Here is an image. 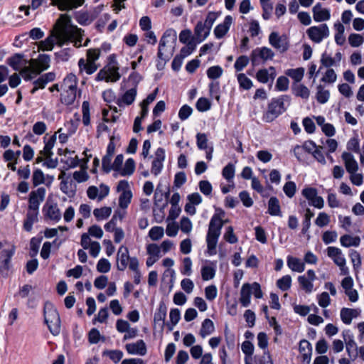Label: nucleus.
Instances as JSON below:
<instances>
[{"mask_svg": "<svg viewBox=\"0 0 364 364\" xmlns=\"http://www.w3.org/2000/svg\"><path fill=\"white\" fill-rule=\"evenodd\" d=\"M85 0H51V4L57 6L60 11H70L82 6Z\"/></svg>", "mask_w": 364, "mask_h": 364, "instance_id": "obj_18", "label": "nucleus"}, {"mask_svg": "<svg viewBox=\"0 0 364 364\" xmlns=\"http://www.w3.org/2000/svg\"><path fill=\"white\" fill-rule=\"evenodd\" d=\"M313 18L316 22L328 21L331 18L330 10L322 7L321 3H317L313 8Z\"/></svg>", "mask_w": 364, "mask_h": 364, "instance_id": "obj_19", "label": "nucleus"}, {"mask_svg": "<svg viewBox=\"0 0 364 364\" xmlns=\"http://www.w3.org/2000/svg\"><path fill=\"white\" fill-rule=\"evenodd\" d=\"M317 279L315 272L313 269H309L306 274L298 277L297 280L302 290L307 294H311L314 291V282Z\"/></svg>", "mask_w": 364, "mask_h": 364, "instance_id": "obj_12", "label": "nucleus"}, {"mask_svg": "<svg viewBox=\"0 0 364 364\" xmlns=\"http://www.w3.org/2000/svg\"><path fill=\"white\" fill-rule=\"evenodd\" d=\"M135 170V162L133 159H128L123 168L119 171L122 176H131Z\"/></svg>", "mask_w": 364, "mask_h": 364, "instance_id": "obj_37", "label": "nucleus"}, {"mask_svg": "<svg viewBox=\"0 0 364 364\" xmlns=\"http://www.w3.org/2000/svg\"><path fill=\"white\" fill-rule=\"evenodd\" d=\"M169 318H170V321L171 322V326H169V330L172 331L173 326H176L178 323V321L181 318V313H180L179 309H172L169 313Z\"/></svg>", "mask_w": 364, "mask_h": 364, "instance_id": "obj_57", "label": "nucleus"}, {"mask_svg": "<svg viewBox=\"0 0 364 364\" xmlns=\"http://www.w3.org/2000/svg\"><path fill=\"white\" fill-rule=\"evenodd\" d=\"M39 209L28 206L26 217L23 223V228L27 232L31 231L33 225L38 221Z\"/></svg>", "mask_w": 364, "mask_h": 364, "instance_id": "obj_22", "label": "nucleus"}, {"mask_svg": "<svg viewBox=\"0 0 364 364\" xmlns=\"http://www.w3.org/2000/svg\"><path fill=\"white\" fill-rule=\"evenodd\" d=\"M132 198L131 191H124L121 193L119 198V205L120 208L125 209L128 207Z\"/></svg>", "mask_w": 364, "mask_h": 364, "instance_id": "obj_45", "label": "nucleus"}, {"mask_svg": "<svg viewBox=\"0 0 364 364\" xmlns=\"http://www.w3.org/2000/svg\"><path fill=\"white\" fill-rule=\"evenodd\" d=\"M167 309L164 303H160L157 311L154 314V322L163 321L164 322L166 316Z\"/></svg>", "mask_w": 364, "mask_h": 364, "instance_id": "obj_51", "label": "nucleus"}, {"mask_svg": "<svg viewBox=\"0 0 364 364\" xmlns=\"http://www.w3.org/2000/svg\"><path fill=\"white\" fill-rule=\"evenodd\" d=\"M125 348L129 354L144 355L146 353V346L143 340H138L136 343H127Z\"/></svg>", "mask_w": 364, "mask_h": 364, "instance_id": "obj_21", "label": "nucleus"}, {"mask_svg": "<svg viewBox=\"0 0 364 364\" xmlns=\"http://www.w3.org/2000/svg\"><path fill=\"white\" fill-rule=\"evenodd\" d=\"M215 331V326L213 322L209 319L205 318L201 326V328L200 330V335L202 338H205L206 336L210 335Z\"/></svg>", "mask_w": 364, "mask_h": 364, "instance_id": "obj_34", "label": "nucleus"}, {"mask_svg": "<svg viewBox=\"0 0 364 364\" xmlns=\"http://www.w3.org/2000/svg\"><path fill=\"white\" fill-rule=\"evenodd\" d=\"M342 336L346 343V350L350 358H356L358 355V346L353 334L349 330L343 331Z\"/></svg>", "mask_w": 364, "mask_h": 364, "instance_id": "obj_16", "label": "nucleus"}, {"mask_svg": "<svg viewBox=\"0 0 364 364\" xmlns=\"http://www.w3.org/2000/svg\"><path fill=\"white\" fill-rule=\"evenodd\" d=\"M62 129H59L57 132H55L53 136H51L48 141H46V136L43 138L45 146L43 150L40 151V154L43 155L44 156H52L53 155V152L52 151L53 148L55 146L56 141V134L57 133H60Z\"/></svg>", "mask_w": 364, "mask_h": 364, "instance_id": "obj_27", "label": "nucleus"}, {"mask_svg": "<svg viewBox=\"0 0 364 364\" xmlns=\"http://www.w3.org/2000/svg\"><path fill=\"white\" fill-rule=\"evenodd\" d=\"M232 22V17L230 15L226 16L223 22L216 26L214 29V35L215 38L218 39L223 38L228 32Z\"/></svg>", "mask_w": 364, "mask_h": 364, "instance_id": "obj_20", "label": "nucleus"}, {"mask_svg": "<svg viewBox=\"0 0 364 364\" xmlns=\"http://www.w3.org/2000/svg\"><path fill=\"white\" fill-rule=\"evenodd\" d=\"M129 268L134 272V282L136 284H139L141 282V273L139 269V261L135 257L131 259Z\"/></svg>", "mask_w": 364, "mask_h": 364, "instance_id": "obj_35", "label": "nucleus"}, {"mask_svg": "<svg viewBox=\"0 0 364 364\" xmlns=\"http://www.w3.org/2000/svg\"><path fill=\"white\" fill-rule=\"evenodd\" d=\"M112 213V208L109 207H102L95 208L93 210V215L97 220L107 219Z\"/></svg>", "mask_w": 364, "mask_h": 364, "instance_id": "obj_38", "label": "nucleus"}, {"mask_svg": "<svg viewBox=\"0 0 364 364\" xmlns=\"http://www.w3.org/2000/svg\"><path fill=\"white\" fill-rule=\"evenodd\" d=\"M46 194V188L43 187L38 188L32 191L29 194L28 207L39 209L41 203L44 200Z\"/></svg>", "mask_w": 364, "mask_h": 364, "instance_id": "obj_15", "label": "nucleus"}, {"mask_svg": "<svg viewBox=\"0 0 364 364\" xmlns=\"http://www.w3.org/2000/svg\"><path fill=\"white\" fill-rule=\"evenodd\" d=\"M235 166L232 164L229 163L223 168L222 175L228 181H230L235 176Z\"/></svg>", "mask_w": 364, "mask_h": 364, "instance_id": "obj_48", "label": "nucleus"}, {"mask_svg": "<svg viewBox=\"0 0 364 364\" xmlns=\"http://www.w3.org/2000/svg\"><path fill=\"white\" fill-rule=\"evenodd\" d=\"M223 69L219 65L212 66L207 70V75L210 79H218L223 74Z\"/></svg>", "mask_w": 364, "mask_h": 364, "instance_id": "obj_53", "label": "nucleus"}, {"mask_svg": "<svg viewBox=\"0 0 364 364\" xmlns=\"http://www.w3.org/2000/svg\"><path fill=\"white\" fill-rule=\"evenodd\" d=\"M78 67L80 73L85 72L87 75H92L95 73L98 68L96 63H92L85 60L84 58H80L78 61Z\"/></svg>", "mask_w": 364, "mask_h": 364, "instance_id": "obj_29", "label": "nucleus"}, {"mask_svg": "<svg viewBox=\"0 0 364 364\" xmlns=\"http://www.w3.org/2000/svg\"><path fill=\"white\" fill-rule=\"evenodd\" d=\"M45 179L46 176L41 169L36 168L33 171L32 175V183L34 187L45 183Z\"/></svg>", "mask_w": 364, "mask_h": 364, "instance_id": "obj_43", "label": "nucleus"}, {"mask_svg": "<svg viewBox=\"0 0 364 364\" xmlns=\"http://www.w3.org/2000/svg\"><path fill=\"white\" fill-rule=\"evenodd\" d=\"M267 213L274 216H281V208L279 201L276 197H271L268 201V210Z\"/></svg>", "mask_w": 364, "mask_h": 364, "instance_id": "obj_31", "label": "nucleus"}, {"mask_svg": "<svg viewBox=\"0 0 364 364\" xmlns=\"http://www.w3.org/2000/svg\"><path fill=\"white\" fill-rule=\"evenodd\" d=\"M225 215V212L219 210V213H215L210 221L208 231L207 235L220 237L221 229L226 223L223 221L222 218Z\"/></svg>", "mask_w": 364, "mask_h": 364, "instance_id": "obj_9", "label": "nucleus"}, {"mask_svg": "<svg viewBox=\"0 0 364 364\" xmlns=\"http://www.w3.org/2000/svg\"><path fill=\"white\" fill-rule=\"evenodd\" d=\"M251 294L252 286L248 283L244 284L240 290V302L243 307H247L250 305Z\"/></svg>", "mask_w": 364, "mask_h": 364, "instance_id": "obj_28", "label": "nucleus"}, {"mask_svg": "<svg viewBox=\"0 0 364 364\" xmlns=\"http://www.w3.org/2000/svg\"><path fill=\"white\" fill-rule=\"evenodd\" d=\"M210 31L203 23V21H198L194 28L196 40L198 43L203 41L210 34Z\"/></svg>", "mask_w": 364, "mask_h": 364, "instance_id": "obj_26", "label": "nucleus"}, {"mask_svg": "<svg viewBox=\"0 0 364 364\" xmlns=\"http://www.w3.org/2000/svg\"><path fill=\"white\" fill-rule=\"evenodd\" d=\"M349 44L352 47H359L364 42V38L358 33H352L348 36Z\"/></svg>", "mask_w": 364, "mask_h": 364, "instance_id": "obj_55", "label": "nucleus"}, {"mask_svg": "<svg viewBox=\"0 0 364 364\" xmlns=\"http://www.w3.org/2000/svg\"><path fill=\"white\" fill-rule=\"evenodd\" d=\"M269 43L280 53L286 52L289 47V43L287 36H280L277 32H272L269 34Z\"/></svg>", "mask_w": 364, "mask_h": 364, "instance_id": "obj_10", "label": "nucleus"}, {"mask_svg": "<svg viewBox=\"0 0 364 364\" xmlns=\"http://www.w3.org/2000/svg\"><path fill=\"white\" fill-rule=\"evenodd\" d=\"M219 237L216 236H206L208 254L209 255H214L216 254V246Z\"/></svg>", "mask_w": 364, "mask_h": 364, "instance_id": "obj_42", "label": "nucleus"}, {"mask_svg": "<svg viewBox=\"0 0 364 364\" xmlns=\"http://www.w3.org/2000/svg\"><path fill=\"white\" fill-rule=\"evenodd\" d=\"M136 94L137 90L136 85L134 87H132L126 91L125 93L122 96V97L118 99L117 105L119 107L132 105L135 100Z\"/></svg>", "mask_w": 364, "mask_h": 364, "instance_id": "obj_24", "label": "nucleus"}, {"mask_svg": "<svg viewBox=\"0 0 364 364\" xmlns=\"http://www.w3.org/2000/svg\"><path fill=\"white\" fill-rule=\"evenodd\" d=\"M327 255L337 266L346 262L344 255L338 247H328L327 248Z\"/></svg>", "mask_w": 364, "mask_h": 364, "instance_id": "obj_25", "label": "nucleus"}, {"mask_svg": "<svg viewBox=\"0 0 364 364\" xmlns=\"http://www.w3.org/2000/svg\"><path fill=\"white\" fill-rule=\"evenodd\" d=\"M293 92L296 96L303 99H308L310 91L308 87L302 84H294L292 87Z\"/></svg>", "mask_w": 364, "mask_h": 364, "instance_id": "obj_36", "label": "nucleus"}, {"mask_svg": "<svg viewBox=\"0 0 364 364\" xmlns=\"http://www.w3.org/2000/svg\"><path fill=\"white\" fill-rule=\"evenodd\" d=\"M129 250L127 247L122 245L117 253V268L119 271H124L131 262Z\"/></svg>", "mask_w": 364, "mask_h": 364, "instance_id": "obj_14", "label": "nucleus"}, {"mask_svg": "<svg viewBox=\"0 0 364 364\" xmlns=\"http://www.w3.org/2000/svg\"><path fill=\"white\" fill-rule=\"evenodd\" d=\"M197 146L200 150L206 149L208 147V137L204 133H198L196 134Z\"/></svg>", "mask_w": 364, "mask_h": 364, "instance_id": "obj_59", "label": "nucleus"}, {"mask_svg": "<svg viewBox=\"0 0 364 364\" xmlns=\"http://www.w3.org/2000/svg\"><path fill=\"white\" fill-rule=\"evenodd\" d=\"M45 219L58 223L60 220L62 215L56 203L47 200L42 209Z\"/></svg>", "mask_w": 364, "mask_h": 364, "instance_id": "obj_11", "label": "nucleus"}, {"mask_svg": "<svg viewBox=\"0 0 364 364\" xmlns=\"http://www.w3.org/2000/svg\"><path fill=\"white\" fill-rule=\"evenodd\" d=\"M330 97L328 90H325L323 86L319 85L317 86L316 100L321 104L326 103Z\"/></svg>", "mask_w": 364, "mask_h": 364, "instance_id": "obj_41", "label": "nucleus"}, {"mask_svg": "<svg viewBox=\"0 0 364 364\" xmlns=\"http://www.w3.org/2000/svg\"><path fill=\"white\" fill-rule=\"evenodd\" d=\"M342 246L346 247H358L360 243V238L358 236H351L350 235H344L340 238Z\"/></svg>", "mask_w": 364, "mask_h": 364, "instance_id": "obj_32", "label": "nucleus"}, {"mask_svg": "<svg viewBox=\"0 0 364 364\" xmlns=\"http://www.w3.org/2000/svg\"><path fill=\"white\" fill-rule=\"evenodd\" d=\"M296 190V186L293 181L287 182L283 187L284 193L289 198H292L295 195Z\"/></svg>", "mask_w": 364, "mask_h": 364, "instance_id": "obj_62", "label": "nucleus"}, {"mask_svg": "<svg viewBox=\"0 0 364 364\" xmlns=\"http://www.w3.org/2000/svg\"><path fill=\"white\" fill-rule=\"evenodd\" d=\"M21 55L16 54L9 59V64L14 70L20 71L23 69L21 68Z\"/></svg>", "mask_w": 364, "mask_h": 364, "instance_id": "obj_61", "label": "nucleus"}, {"mask_svg": "<svg viewBox=\"0 0 364 364\" xmlns=\"http://www.w3.org/2000/svg\"><path fill=\"white\" fill-rule=\"evenodd\" d=\"M287 262L289 268L293 272H303L305 269L304 262L297 257L288 256Z\"/></svg>", "mask_w": 364, "mask_h": 364, "instance_id": "obj_30", "label": "nucleus"}, {"mask_svg": "<svg viewBox=\"0 0 364 364\" xmlns=\"http://www.w3.org/2000/svg\"><path fill=\"white\" fill-rule=\"evenodd\" d=\"M309 38L314 43H319L329 36V28L326 23L314 26L306 31Z\"/></svg>", "mask_w": 364, "mask_h": 364, "instance_id": "obj_8", "label": "nucleus"}, {"mask_svg": "<svg viewBox=\"0 0 364 364\" xmlns=\"http://www.w3.org/2000/svg\"><path fill=\"white\" fill-rule=\"evenodd\" d=\"M193 225L191 220L187 217H183L180 221L181 230L186 234H188L192 230Z\"/></svg>", "mask_w": 364, "mask_h": 364, "instance_id": "obj_60", "label": "nucleus"}, {"mask_svg": "<svg viewBox=\"0 0 364 364\" xmlns=\"http://www.w3.org/2000/svg\"><path fill=\"white\" fill-rule=\"evenodd\" d=\"M341 158L344 162L346 169L348 173H353L358 170V164L352 154L349 152H343Z\"/></svg>", "mask_w": 364, "mask_h": 364, "instance_id": "obj_23", "label": "nucleus"}, {"mask_svg": "<svg viewBox=\"0 0 364 364\" xmlns=\"http://www.w3.org/2000/svg\"><path fill=\"white\" fill-rule=\"evenodd\" d=\"M215 267L214 266L204 265L201 268V277L203 280L208 281L214 278Z\"/></svg>", "mask_w": 364, "mask_h": 364, "instance_id": "obj_39", "label": "nucleus"}, {"mask_svg": "<svg viewBox=\"0 0 364 364\" xmlns=\"http://www.w3.org/2000/svg\"><path fill=\"white\" fill-rule=\"evenodd\" d=\"M237 78L240 86L243 89L250 90L252 87V80L248 78L244 73L238 74Z\"/></svg>", "mask_w": 364, "mask_h": 364, "instance_id": "obj_54", "label": "nucleus"}, {"mask_svg": "<svg viewBox=\"0 0 364 364\" xmlns=\"http://www.w3.org/2000/svg\"><path fill=\"white\" fill-rule=\"evenodd\" d=\"M44 321L48 326L50 332L53 336H58L60 333V318L54 305L46 301L43 309Z\"/></svg>", "mask_w": 364, "mask_h": 364, "instance_id": "obj_5", "label": "nucleus"}, {"mask_svg": "<svg viewBox=\"0 0 364 364\" xmlns=\"http://www.w3.org/2000/svg\"><path fill=\"white\" fill-rule=\"evenodd\" d=\"M83 31L75 26L61 22L60 18L56 23L54 31L44 41H41L40 48L43 50H52L55 43L63 46L70 42L76 48L81 47Z\"/></svg>", "mask_w": 364, "mask_h": 364, "instance_id": "obj_1", "label": "nucleus"}, {"mask_svg": "<svg viewBox=\"0 0 364 364\" xmlns=\"http://www.w3.org/2000/svg\"><path fill=\"white\" fill-rule=\"evenodd\" d=\"M164 235V230L162 227L160 226H154L153 227L149 232V235L151 239L154 241H156L163 237Z\"/></svg>", "mask_w": 364, "mask_h": 364, "instance_id": "obj_52", "label": "nucleus"}, {"mask_svg": "<svg viewBox=\"0 0 364 364\" xmlns=\"http://www.w3.org/2000/svg\"><path fill=\"white\" fill-rule=\"evenodd\" d=\"M107 74L109 82H117L120 78V74L119 73V68L116 65H111L107 67Z\"/></svg>", "mask_w": 364, "mask_h": 364, "instance_id": "obj_50", "label": "nucleus"}, {"mask_svg": "<svg viewBox=\"0 0 364 364\" xmlns=\"http://www.w3.org/2000/svg\"><path fill=\"white\" fill-rule=\"evenodd\" d=\"M77 92L74 91H62L61 102L62 103L70 105H72L76 99Z\"/></svg>", "mask_w": 364, "mask_h": 364, "instance_id": "obj_44", "label": "nucleus"}, {"mask_svg": "<svg viewBox=\"0 0 364 364\" xmlns=\"http://www.w3.org/2000/svg\"><path fill=\"white\" fill-rule=\"evenodd\" d=\"M50 56L46 54L39 55L36 59H31L28 66H24L21 70V75L26 80H31L37 75L50 67Z\"/></svg>", "mask_w": 364, "mask_h": 364, "instance_id": "obj_2", "label": "nucleus"}, {"mask_svg": "<svg viewBox=\"0 0 364 364\" xmlns=\"http://www.w3.org/2000/svg\"><path fill=\"white\" fill-rule=\"evenodd\" d=\"M250 57L248 58L246 55H240L238 57L234 64V68L236 71H242L249 63Z\"/></svg>", "mask_w": 364, "mask_h": 364, "instance_id": "obj_47", "label": "nucleus"}, {"mask_svg": "<svg viewBox=\"0 0 364 364\" xmlns=\"http://www.w3.org/2000/svg\"><path fill=\"white\" fill-rule=\"evenodd\" d=\"M196 43L193 41H189L186 46L183 47L180 51V57L184 58L191 55L196 49Z\"/></svg>", "mask_w": 364, "mask_h": 364, "instance_id": "obj_58", "label": "nucleus"}, {"mask_svg": "<svg viewBox=\"0 0 364 364\" xmlns=\"http://www.w3.org/2000/svg\"><path fill=\"white\" fill-rule=\"evenodd\" d=\"M177 33L173 28L167 29L161 36L159 48L157 56L159 59L166 61L168 60L172 55L171 48L173 43L176 41Z\"/></svg>", "mask_w": 364, "mask_h": 364, "instance_id": "obj_4", "label": "nucleus"}, {"mask_svg": "<svg viewBox=\"0 0 364 364\" xmlns=\"http://www.w3.org/2000/svg\"><path fill=\"white\" fill-rule=\"evenodd\" d=\"M16 251L14 245H9L8 248L3 249L0 253V273L7 277L11 268V259Z\"/></svg>", "mask_w": 364, "mask_h": 364, "instance_id": "obj_7", "label": "nucleus"}, {"mask_svg": "<svg viewBox=\"0 0 364 364\" xmlns=\"http://www.w3.org/2000/svg\"><path fill=\"white\" fill-rule=\"evenodd\" d=\"M276 76V69L273 66H270L268 68L260 69L256 73V79L263 84L267 83L269 81L272 83Z\"/></svg>", "mask_w": 364, "mask_h": 364, "instance_id": "obj_17", "label": "nucleus"}, {"mask_svg": "<svg viewBox=\"0 0 364 364\" xmlns=\"http://www.w3.org/2000/svg\"><path fill=\"white\" fill-rule=\"evenodd\" d=\"M104 355H107L114 363H118L123 357V352L119 350H106Z\"/></svg>", "mask_w": 364, "mask_h": 364, "instance_id": "obj_56", "label": "nucleus"}, {"mask_svg": "<svg viewBox=\"0 0 364 364\" xmlns=\"http://www.w3.org/2000/svg\"><path fill=\"white\" fill-rule=\"evenodd\" d=\"M274 56L273 50L267 47H260L254 49L250 54V61L253 67L265 63L271 60Z\"/></svg>", "mask_w": 364, "mask_h": 364, "instance_id": "obj_6", "label": "nucleus"}, {"mask_svg": "<svg viewBox=\"0 0 364 364\" xmlns=\"http://www.w3.org/2000/svg\"><path fill=\"white\" fill-rule=\"evenodd\" d=\"M302 195L309 200V205L318 209L323 208L324 200L321 196H318L316 188L311 187L304 188Z\"/></svg>", "mask_w": 364, "mask_h": 364, "instance_id": "obj_13", "label": "nucleus"}, {"mask_svg": "<svg viewBox=\"0 0 364 364\" xmlns=\"http://www.w3.org/2000/svg\"><path fill=\"white\" fill-rule=\"evenodd\" d=\"M289 81L287 77L280 76L277 78L276 88L279 91H286L289 88Z\"/></svg>", "mask_w": 364, "mask_h": 364, "instance_id": "obj_64", "label": "nucleus"}, {"mask_svg": "<svg viewBox=\"0 0 364 364\" xmlns=\"http://www.w3.org/2000/svg\"><path fill=\"white\" fill-rule=\"evenodd\" d=\"M111 264L108 259L102 258L100 259L97 264V269L98 272L102 273H107L110 270Z\"/></svg>", "mask_w": 364, "mask_h": 364, "instance_id": "obj_63", "label": "nucleus"}, {"mask_svg": "<svg viewBox=\"0 0 364 364\" xmlns=\"http://www.w3.org/2000/svg\"><path fill=\"white\" fill-rule=\"evenodd\" d=\"M358 312L355 309L343 308L341 310V318L342 321L346 324H350L352 321L353 318L356 317Z\"/></svg>", "mask_w": 364, "mask_h": 364, "instance_id": "obj_33", "label": "nucleus"}, {"mask_svg": "<svg viewBox=\"0 0 364 364\" xmlns=\"http://www.w3.org/2000/svg\"><path fill=\"white\" fill-rule=\"evenodd\" d=\"M304 74V69L303 68L289 69L286 71V75L291 77L296 83L302 80Z\"/></svg>", "mask_w": 364, "mask_h": 364, "instance_id": "obj_40", "label": "nucleus"}, {"mask_svg": "<svg viewBox=\"0 0 364 364\" xmlns=\"http://www.w3.org/2000/svg\"><path fill=\"white\" fill-rule=\"evenodd\" d=\"M291 277L290 275L283 276L277 280V286L282 291H287L291 287Z\"/></svg>", "mask_w": 364, "mask_h": 364, "instance_id": "obj_46", "label": "nucleus"}, {"mask_svg": "<svg viewBox=\"0 0 364 364\" xmlns=\"http://www.w3.org/2000/svg\"><path fill=\"white\" fill-rule=\"evenodd\" d=\"M290 102L291 97L287 95L273 98L268 105L267 110L263 115V120L266 122H272L286 111L290 105Z\"/></svg>", "mask_w": 364, "mask_h": 364, "instance_id": "obj_3", "label": "nucleus"}, {"mask_svg": "<svg viewBox=\"0 0 364 364\" xmlns=\"http://www.w3.org/2000/svg\"><path fill=\"white\" fill-rule=\"evenodd\" d=\"M82 123L85 126H88L90 123V104L87 101H84L82 105Z\"/></svg>", "mask_w": 364, "mask_h": 364, "instance_id": "obj_49", "label": "nucleus"}]
</instances>
